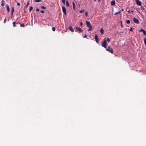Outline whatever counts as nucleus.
Listing matches in <instances>:
<instances>
[{
    "label": "nucleus",
    "mask_w": 146,
    "mask_h": 146,
    "mask_svg": "<svg viewBox=\"0 0 146 146\" xmlns=\"http://www.w3.org/2000/svg\"><path fill=\"white\" fill-rule=\"evenodd\" d=\"M121 27H122V22H121Z\"/></svg>",
    "instance_id": "ea45409f"
},
{
    "label": "nucleus",
    "mask_w": 146,
    "mask_h": 146,
    "mask_svg": "<svg viewBox=\"0 0 146 146\" xmlns=\"http://www.w3.org/2000/svg\"><path fill=\"white\" fill-rule=\"evenodd\" d=\"M36 11H39V9H36Z\"/></svg>",
    "instance_id": "72a5a7b5"
},
{
    "label": "nucleus",
    "mask_w": 146,
    "mask_h": 146,
    "mask_svg": "<svg viewBox=\"0 0 146 146\" xmlns=\"http://www.w3.org/2000/svg\"><path fill=\"white\" fill-rule=\"evenodd\" d=\"M84 38H86V35H85L84 36H83Z\"/></svg>",
    "instance_id": "58836bf2"
},
{
    "label": "nucleus",
    "mask_w": 146,
    "mask_h": 146,
    "mask_svg": "<svg viewBox=\"0 0 146 146\" xmlns=\"http://www.w3.org/2000/svg\"><path fill=\"white\" fill-rule=\"evenodd\" d=\"M72 5L73 6V9H74L75 8V4L74 2H72Z\"/></svg>",
    "instance_id": "6ab92c4d"
},
{
    "label": "nucleus",
    "mask_w": 146,
    "mask_h": 146,
    "mask_svg": "<svg viewBox=\"0 0 146 146\" xmlns=\"http://www.w3.org/2000/svg\"><path fill=\"white\" fill-rule=\"evenodd\" d=\"M62 2L63 3L65 4V0H62Z\"/></svg>",
    "instance_id": "cd10ccee"
},
{
    "label": "nucleus",
    "mask_w": 146,
    "mask_h": 146,
    "mask_svg": "<svg viewBox=\"0 0 146 146\" xmlns=\"http://www.w3.org/2000/svg\"><path fill=\"white\" fill-rule=\"evenodd\" d=\"M115 4V2L114 0L111 2V5H113Z\"/></svg>",
    "instance_id": "9d476101"
},
{
    "label": "nucleus",
    "mask_w": 146,
    "mask_h": 146,
    "mask_svg": "<svg viewBox=\"0 0 146 146\" xmlns=\"http://www.w3.org/2000/svg\"><path fill=\"white\" fill-rule=\"evenodd\" d=\"M14 11V7H13L12 8V10H11V14H12V15H13Z\"/></svg>",
    "instance_id": "2eb2a0df"
},
{
    "label": "nucleus",
    "mask_w": 146,
    "mask_h": 146,
    "mask_svg": "<svg viewBox=\"0 0 146 146\" xmlns=\"http://www.w3.org/2000/svg\"><path fill=\"white\" fill-rule=\"evenodd\" d=\"M84 10H80L79 12V13H82L83 12H84Z\"/></svg>",
    "instance_id": "4be33fe9"
},
{
    "label": "nucleus",
    "mask_w": 146,
    "mask_h": 146,
    "mask_svg": "<svg viewBox=\"0 0 146 146\" xmlns=\"http://www.w3.org/2000/svg\"><path fill=\"white\" fill-rule=\"evenodd\" d=\"M127 11L129 12V13H130V11L129 10H128V11Z\"/></svg>",
    "instance_id": "a19ab883"
},
{
    "label": "nucleus",
    "mask_w": 146,
    "mask_h": 146,
    "mask_svg": "<svg viewBox=\"0 0 146 146\" xmlns=\"http://www.w3.org/2000/svg\"><path fill=\"white\" fill-rule=\"evenodd\" d=\"M69 29L70 30L72 31V32H74V30L73 29V28L71 26H70L69 27Z\"/></svg>",
    "instance_id": "f8f14e48"
},
{
    "label": "nucleus",
    "mask_w": 146,
    "mask_h": 146,
    "mask_svg": "<svg viewBox=\"0 0 146 146\" xmlns=\"http://www.w3.org/2000/svg\"><path fill=\"white\" fill-rule=\"evenodd\" d=\"M5 4V2L4 1V0H2L1 4V6H2L3 7L4 5Z\"/></svg>",
    "instance_id": "ddd939ff"
},
{
    "label": "nucleus",
    "mask_w": 146,
    "mask_h": 146,
    "mask_svg": "<svg viewBox=\"0 0 146 146\" xmlns=\"http://www.w3.org/2000/svg\"><path fill=\"white\" fill-rule=\"evenodd\" d=\"M52 30L54 31H55V28L54 27H53L52 28Z\"/></svg>",
    "instance_id": "c756f323"
},
{
    "label": "nucleus",
    "mask_w": 146,
    "mask_h": 146,
    "mask_svg": "<svg viewBox=\"0 0 146 146\" xmlns=\"http://www.w3.org/2000/svg\"><path fill=\"white\" fill-rule=\"evenodd\" d=\"M106 50L111 52L112 54L113 53L112 48L110 46L108 47V48L106 49Z\"/></svg>",
    "instance_id": "7ed1b4c3"
},
{
    "label": "nucleus",
    "mask_w": 146,
    "mask_h": 146,
    "mask_svg": "<svg viewBox=\"0 0 146 146\" xmlns=\"http://www.w3.org/2000/svg\"><path fill=\"white\" fill-rule=\"evenodd\" d=\"M100 31L102 35L104 32V31L102 28H101L100 29Z\"/></svg>",
    "instance_id": "4468645a"
},
{
    "label": "nucleus",
    "mask_w": 146,
    "mask_h": 146,
    "mask_svg": "<svg viewBox=\"0 0 146 146\" xmlns=\"http://www.w3.org/2000/svg\"><path fill=\"white\" fill-rule=\"evenodd\" d=\"M82 24H83V23L82 22H80V25L82 26Z\"/></svg>",
    "instance_id": "4c0bfd02"
},
{
    "label": "nucleus",
    "mask_w": 146,
    "mask_h": 146,
    "mask_svg": "<svg viewBox=\"0 0 146 146\" xmlns=\"http://www.w3.org/2000/svg\"><path fill=\"white\" fill-rule=\"evenodd\" d=\"M131 12L132 13H133V11L132 10V11H131Z\"/></svg>",
    "instance_id": "37998d69"
},
{
    "label": "nucleus",
    "mask_w": 146,
    "mask_h": 146,
    "mask_svg": "<svg viewBox=\"0 0 146 146\" xmlns=\"http://www.w3.org/2000/svg\"><path fill=\"white\" fill-rule=\"evenodd\" d=\"M18 23H17V24H18Z\"/></svg>",
    "instance_id": "a18cd8bd"
},
{
    "label": "nucleus",
    "mask_w": 146,
    "mask_h": 146,
    "mask_svg": "<svg viewBox=\"0 0 146 146\" xmlns=\"http://www.w3.org/2000/svg\"><path fill=\"white\" fill-rule=\"evenodd\" d=\"M141 8L142 10H145V8H144V7L142 6H141Z\"/></svg>",
    "instance_id": "b1692460"
},
{
    "label": "nucleus",
    "mask_w": 146,
    "mask_h": 146,
    "mask_svg": "<svg viewBox=\"0 0 146 146\" xmlns=\"http://www.w3.org/2000/svg\"><path fill=\"white\" fill-rule=\"evenodd\" d=\"M95 1H96V0H94Z\"/></svg>",
    "instance_id": "c03bdc74"
},
{
    "label": "nucleus",
    "mask_w": 146,
    "mask_h": 146,
    "mask_svg": "<svg viewBox=\"0 0 146 146\" xmlns=\"http://www.w3.org/2000/svg\"><path fill=\"white\" fill-rule=\"evenodd\" d=\"M102 47H104L105 48H106L107 47V42L106 40V38L104 39L103 42L102 44Z\"/></svg>",
    "instance_id": "f03ea898"
},
{
    "label": "nucleus",
    "mask_w": 146,
    "mask_h": 146,
    "mask_svg": "<svg viewBox=\"0 0 146 146\" xmlns=\"http://www.w3.org/2000/svg\"><path fill=\"white\" fill-rule=\"evenodd\" d=\"M123 10H124L123 9H121V11H123Z\"/></svg>",
    "instance_id": "79ce46f5"
},
{
    "label": "nucleus",
    "mask_w": 146,
    "mask_h": 146,
    "mask_svg": "<svg viewBox=\"0 0 146 146\" xmlns=\"http://www.w3.org/2000/svg\"><path fill=\"white\" fill-rule=\"evenodd\" d=\"M13 26L15 27L16 26L15 25L16 24V23L15 22H13Z\"/></svg>",
    "instance_id": "5701e85b"
},
{
    "label": "nucleus",
    "mask_w": 146,
    "mask_h": 146,
    "mask_svg": "<svg viewBox=\"0 0 146 146\" xmlns=\"http://www.w3.org/2000/svg\"><path fill=\"white\" fill-rule=\"evenodd\" d=\"M133 21L136 24H139V22L138 20L135 18H133Z\"/></svg>",
    "instance_id": "20e7f679"
},
{
    "label": "nucleus",
    "mask_w": 146,
    "mask_h": 146,
    "mask_svg": "<svg viewBox=\"0 0 146 146\" xmlns=\"http://www.w3.org/2000/svg\"><path fill=\"white\" fill-rule=\"evenodd\" d=\"M86 23L87 27L89 28L88 30V31H89L91 30L92 29V26L91 25L90 23L88 21H86Z\"/></svg>",
    "instance_id": "f257e3e1"
},
{
    "label": "nucleus",
    "mask_w": 146,
    "mask_h": 146,
    "mask_svg": "<svg viewBox=\"0 0 146 146\" xmlns=\"http://www.w3.org/2000/svg\"><path fill=\"white\" fill-rule=\"evenodd\" d=\"M107 41L108 42H109L110 41V38H108L107 39Z\"/></svg>",
    "instance_id": "7c9ffc66"
},
{
    "label": "nucleus",
    "mask_w": 146,
    "mask_h": 146,
    "mask_svg": "<svg viewBox=\"0 0 146 146\" xmlns=\"http://www.w3.org/2000/svg\"><path fill=\"white\" fill-rule=\"evenodd\" d=\"M121 12V11H118V12H116L114 14V15H116L117 14H119Z\"/></svg>",
    "instance_id": "dca6fc26"
},
{
    "label": "nucleus",
    "mask_w": 146,
    "mask_h": 146,
    "mask_svg": "<svg viewBox=\"0 0 146 146\" xmlns=\"http://www.w3.org/2000/svg\"><path fill=\"white\" fill-rule=\"evenodd\" d=\"M144 42L145 44L146 45V39L145 38H144Z\"/></svg>",
    "instance_id": "393cba45"
},
{
    "label": "nucleus",
    "mask_w": 146,
    "mask_h": 146,
    "mask_svg": "<svg viewBox=\"0 0 146 146\" xmlns=\"http://www.w3.org/2000/svg\"><path fill=\"white\" fill-rule=\"evenodd\" d=\"M76 28L77 30L80 32H82V31L80 28L78 27L77 26L76 27Z\"/></svg>",
    "instance_id": "6e6552de"
},
{
    "label": "nucleus",
    "mask_w": 146,
    "mask_h": 146,
    "mask_svg": "<svg viewBox=\"0 0 146 146\" xmlns=\"http://www.w3.org/2000/svg\"><path fill=\"white\" fill-rule=\"evenodd\" d=\"M41 7L43 9H46V7H45L43 6H41Z\"/></svg>",
    "instance_id": "c85d7f7f"
},
{
    "label": "nucleus",
    "mask_w": 146,
    "mask_h": 146,
    "mask_svg": "<svg viewBox=\"0 0 146 146\" xmlns=\"http://www.w3.org/2000/svg\"><path fill=\"white\" fill-rule=\"evenodd\" d=\"M126 23L127 24H129L130 23V21L129 20H127L126 21Z\"/></svg>",
    "instance_id": "412c9836"
},
{
    "label": "nucleus",
    "mask_w": 146,
    "mask_h": 146,
    "mask_svg": "<svg viewBox=\"0 0 146 146\" xmlns=\"http://www.w3.org/2000/svg\"><path fill=\"white\" fill-rule=\"evenodd\" d=\"M85 15L86 17H87L88 16V13L87 12H85Z\"/></svg>",
    "instance_id": "2f4dec72"
},
{
    "label": "nucleus",
    "mask_w": 146,
    "mask_h": 146,
    "mask_svg": "<svg viewBox=\"0 0 146 146\" xmlns=\"http://www.w3.org/2000/svg\"><path fill=\"white\" fill-rule=\"evenodd\" d=\"M33 9V7L32 6H31L29 9V11L31 12V11Z\"/></svg>",
    "instance_id": "a211bd4d"
},
{
    "label": "nucleus",
    "mask_w": 146,
    "mask_h": 146,
    "mask_svg": "<svg viewBox=\"0 0 146 146\" xmlns=\"http://www.w3.org/2000/svg\"><path fill=\"white\" fill-rule=\"evenodd\" d=\"M139 31V32H142L144 35H146V31L143 29H141Z\"/></svg>",
    "instance_id": "1a4fd4ad"
},
{
    "label": "nucleus",
    "mask_w": 146,
    "mask_h": 146,
    "mask_svg": "<svg viewBox=\"0 0 146 146\" xmlns=\"http://www.w3.org/2000/svg\"><path fill=\"white\" fill-rule=\"evenodd\" d=\"M133 29L132 27L130 28L129 29V31H132Z\"/></svg>",
    "instance_id": "a878e982"
},
{
    "label": "nucleus",
    "mask_w": 146,
    "mask_h": 146,
    "mask_svg": "<svg viewBox=\"0 0 146 146\" xmlns=\"http://www.w3.org/2000/svg\"><path fill=\"white\" fill-rule=\"evenodd\" d=\"M17 5H19V6L20 5V3L19 2L17 3Z\"/></svg>",
    "instance_id": "f704fd0d"
},
{
    "label": "nucleus",
    "mask_w": 146,
    "mask_h": 146,
    "mask_svg": "<svg viewBox=\"0 0 146 146\" xmlns=\"http://www.w3.org/2000/svg\"><path fill=\"white\" fill-rule=\"evenodd\" d=\"M94 38L96 40V42H99V39H98V36L97 34H96L95 35Z\"/></svg>",
    "instance_id": "0eeeda50"
},
{
    "label": "nucleus",
    "mask_w": 146,
    "mask_h": 146,
    "mask_svg": "<svg viewBox=\"0 0 146 146\" xmlns=\"http://www.w3.org/2000/svg\"><path fill=\"white\" fill-rule=\"evenodd\" d=\"M99 1H100V0H99Z\"/></svg>",
    "instance_id": "49530a36"
},
{
    "label": "nucleus",
    "mask_w": 146,
    "mask_h": 146,
    "mask_svg": "<svg viewBox=\"0 0 146 146\" xmlns=\"http://www.w3.org/2000/svg\"><path fill=\"white\" fill-rule=\"evenodd\" d=\"M20 25L21 27H23L25 26V25L24 24H21Z\"/></svg>",
    "instance_id": "bb28decb"
},
{
    "label": "nucleus",
    "mask_w": 146,
    "mask_h": 146,
    "mask_svg": "<svg viewBox=\"0 0 146 146\" xmlns=\"http://www.w3.org/2000/svg\"><path fill=\"white\" fill-rule=\"evenodd\" d=\"M29 5V1H28L27 3V7Z\"/></svg>",
    "instance_id": "e433bc0d"
},
{
    "label": "nucleus",
    "mask_w": 146,
    "mask_h": 146,
    "mask_svg": "<svg viewBox=\"0 0 146 146\" xmlns=\"http://www.w3.org/2000/svg\"><path fill=\"white\" fill-rule=\"evenodd\" d=\"M6 21V19H5L4 20V23H5Z\"/></svg>",
    "instance_id": "c9c22d12"
},
{
    "label": "nucleus",
    "mask_w": 146,
    "mask_h": 146,
    "mask_svg": "<svg viewBox=\"0 0 146 146\" xmlns=\"http://www.w3.org/2000/svg\"><path fill=\"white\" fill-rule=\"evenodd\" d=\"M6 7L7 10V11L8 12H9L10 11V9L9 5L8 4L6 5Z\"/></svg>",
    "instance_id": "9b49d317"
},
{
    "label": "nucleus",
    "mask_w": 146,
    "mask_h": 146,
    "mask_svg": "<svg viewBox=\"0 0 146 146\" xmlns=\"http://www.w3.org/2000/svg\"><path fill=\"white\" fill-rule=\"evenodd\" d=\"M62 9L63 12L65 15H66V10L65 7L64 6L62 7Z\"/></svg>",
    "instance_id": "423d86ee"
},
{
    "label": "nucleus",
    "mask_w": 146,
    "mask_h": 146,
    "mask_svg": "<svg viewBox=\"0 0 146 146\" xmlns=\"http://www.w3.org/2000/svg\"><path fill=\"white\" fill-rule=\"evenodd\" d=\"M41 0H35V2H41Z\"/></svg>",
    "instance_id": "aec40b11"
},
{
    "label": "nucleus",
    "mask_w": 146,
    "mask_h": 146,
    "mask_svg": "<svg viewBox=\"0 0 146 146\" xmlns=\"http://www.w3.org/2000/svg\"><path fill=\"white\" fill-rule=\"evenodd\" d=\"M135 1L136 3V4L139 6H141V2L139 0H135Z\"/></svg>",
    "instance_id": "39448f33"
},
{
    "label": "nucleus",
    "mask_w": 146,
    "mask_h": 146,
    "mask_svg": "<svg viewBox=\"0 0 146 146\" xmlns=\"http://www.w3.org/2000/svg\"><path fill=\"white\" fill-rule=\"evenodd\" d=\"M40 12L42 13H44V11L43 10H41V11H40Z\"/></svg>",
    "instance_id": "473e14b6"
},
{
    "label": "nucleus",
    "mask_w": 146,
    "mask_h": 146,
    "mask_svg": "<svg viewBox=\"0 0 146 146\" xmlns=\"http://www.w3.org/2000/svg\"><path fill=\"white\" fill-rule=\"evenodd\" d=\"M66 5L67 7H68L69 6V4L68 2V1H66Z\"/></svg>",
    "instance_id": "f3484780"
}]
</instances>
